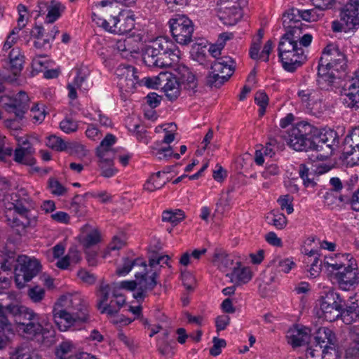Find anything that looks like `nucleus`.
<instances>
[{
  "label": "nucleus",
  "mask_w": 359,
  "mask_h": 359,
  "mask_svg": "<svg viewBox=\"0 0 359 359\" xmlns=\"http://www.w3.org/2000/svg\"><path fill=\"white\" fill-rule=\"evenodd\" d=\"M0 309L9 317L14 318L18 330L23 335L33 339L43 333V327L40 323V316L33 309L20 305L12 292L0 293Z\"/></svg>",
  "instance_id": "f257e3e1"
},
{
  "label": "nucleus",
  "mask_w": 359,
  "mask_h": 359,
  "mask_svg": "<svg viewBox=\"0 0 359 359\" xmlns=\"http://www.w3.org/2000/svg\"><path fill=\"white\" fill-rule=\"evenodd\" d=\"M132 269L137 284V290L133 293V297L137 302H142L148 292L157 285L158 274L153 269H149L146 262L140 257L135 259L124 258L123 265L116 269V273L118 276H125Z\"/></svg>",
  "instance_id": "f03ea898"
},
{
  "label": "nucleus",
  "mask_w": 359,
  "mask_h": 359,
  "mask_svg": "<svg viewBox=\"0 0 359 359\" xmlns=\"http://www.w3.org/2000/svg\"><path fill=\"white\" fill-rule=\"evenodd\" d=\"M180 50L176 45L165 37H158L145 47L142 60L151 69L171 67L178 62Z\"/></svg>",
  "instance_id": "7ed1b4c3"
},
{
  "label": "nucleus",
  "mask_w": 359,
  "mask_h": 359,
  "mask_svg": "<svg viewBox=\"0 0 359 359\" xmlns=\"http://www.w3.org/2000/svg\"><path fill=\"white\" fill-rule=\"evenodd\" d=\"M346 58L339 46L334 43L328 44L323 52L318 62V82L331 86L336 77L335 73L344 71Z\"/></svg>",
  "instance_id": "20e7f679"
},
{
  "label": "nucleus",
  "mask_w": 359,
  "mask_h": 359,
  "mask_svg": "<svg viewBox=\"0 0 359 359\" xmlns=\"http://www.w3.org/2000/svg\"><path fill=\"white\" fill-rule=\"evenodd\" d=\"M315 344L307 348L306 358L309 359H339L337 349V338L332 330L320 327L314 337Z\"/></svg>",
  "instance_id": "39448f33"
},
{
  "label": "nucleus",
  "mask_w": 359,
  "mask_h": 359,
  "mask_svg": "<svg viewBox=\"0 0 359 359\" xmlns=\"http://www.w3.org/2000/svg\"><path fill=\"white\" fill-rule=\"evenodd\" d=\"M316 128L307 121H299L293 125L284 136L287 144L295 151H307L313 148L312 136Z\"/></svg>",
  "instance_id": "423d86ee"
},
{
  "label": "nucleus",
  "mask_w": 359,
  "mask_h": 359,
  "mask_svg": "<svg viewBox=\"0 0 359 359\" xmlns=\"http://www.w3.org/2000/svg\"><path fill=\"white\" fill-rule=\"evenodd\" d=\"M235 62L229 57H221L212 65L207 76V84L211 87L219 88L233 74Z\"/></svg>",
  "instance_id": "0eeeda50"
},
{
  "label": "nucleus",
  "mask_w": 359,
  "mask_h": 359,
  "mask_svg": "<svg viewBox=\"0 0 359 359\" xmlns=\"http://www.w3.org/2000/svg\"><path fill=\"white\" fill-rule=\"evenodd\" d=\"M115 142V137L111 134H107L97 147L96 153L100 159L99 166L102 170V175L106 177H112L116 171L113 167L115 151L111 149Z\"/></svg>",
  "instance_id": "6e6552de"
},
{
  "label": "nucleus",
  "mask_w": 359,
  "mask_h": 359,
  "mask_svg": "<svg viewBox=\"0 0 359 359\" xmlns=\"http://www.w3.org/2000/svg\"><path fill=\"white\" fill-rule=\"evenodd\" d=\"M168 23L172 35L178 43L186 45L192 41L194 25L188 17L175 14L170 19Z\"/></svg>",
  "instance_id": "1a4fd4ad"
},
{
  "label": "nucleus",
  "mask_w": 359,
  "mask_h": 359,
  "mask_svg": "<svg viewBox=\"0 0 359 359\" xmlns=\"http://www.w3.org/2000/svg\"><path fill=\"white\" fill-rule=\"evenodd\" d=\"M343 306L344 300L339 294L330 291L321 298L320 317L329 322L335 321L342 315Z\"/></svg>",
  "instance_id": "9d476101"
},
{
  "label": "nucleus",
  "mask_w": 359,
  "mask_h": 359,
  "mask_svg": "<svg viewBox=\"0 0 359 359\" xmlns=\"http://www.w3.org/2000/svg\"><path fill=\"white\" fill-rule=\"evenodd\" d=\"M217 15L226 25H234L242 17L241 8L237 0H220L217 4Z\"/></svg>",
  "instance_id": "9b49d317"
},
{
  "label": "nucleus",
  "mask_w": 359,
  "mask_h": 359,
  "mask_svg": "<svg viewBox=\"0 0 359 359\" xmlns=\"http://www.w3.org/2000/svg\"><path fill=\"white\" fill-rule=\"evenodd\" d=\"M53 309L70 313H77L85 316H89L88 306L79 296L71 294L63 295L55 304Z\"/></svg>",
  "instance_id": "f8f14e48"
},
{
  "label": "nucleus",
  "mask_w": 359,
  "mask_h": 359,
  "mask_svg": "<svg viewBox=\"0 0 359 359\" xmlns=\"http://www.w3.org/2000/svg\"><path fill=\"white\" fill-rule=\"evenodd\" d=\"M101 22L105 27V31L115 34H124L135 28V17L130 11H123L113 25L109 26L105 20Z\"/></svg>",
  "instance_id": "ddd939ff"
},
{
  "label": "nucleus",
  "mask_w": 359,
  "mask_h": 359,
  "mask_svg": "<svg viewBox=\"0 0 359 359\" xmlns=\"http://www.w3.org/2000/svg\"><path fill=\"white\" fill-rule=\"evenodd\" d=\"M53 316L58 329L62 332L68 330L72 326L86 323L89 321V316H85L77 313H67L55 309H53Z\"/></svg>",
  "instance_id": "4468645a"
},
{
  "label": "nucleus",
  "mask_w": 359,
  "mask_h": 359,
  "mask_svg": "<svg viewBox=\"0 0 359 359\" xmlns=\"http://www.w3.org/2000/svg\"><path fill=\"white\" fill-rule=\"evenodd\" d=\"M18 262L20 265V272L15 276V282L18 285L21 284L20 287L24 285L22 283V280L25 282L30 281L41 269V264L36 259H32L27 256H21L18 259Z\"/></svg>",
  "instance_id": "2eb2a0df"
},
{
  "label": "nucleus",
  "mask_w": 359,
  "mask_h": 359,
  "mask_svg": "<svg viewBox=\"0 0 359 359\" xmlns=\"http://www.w3.org/2000/svg\"><path fill=\"white\" fill-rule=\"evenodd\" d=\"M175 72L181 89L190 96L195 95L198 88V80L195 74L183 64L177 66Z\"/></svg>",
  "instance_id": "dca6fc26"
},
{
  "label": "nucleus",
  "mask_w": 359,
  "mask_h": 359,
  "mask_svg": "<svg viewBox=\"0 0 359 359\" xmlns=\"http://www.w3.org/2000/svg\"><path fill=\"white\" fill-rule=\"evenodd\" d=\"M156 80L169 100H175L180 96L181 87L176 75L169 72H161Z\"/></svg>",
  "instance_id": "f3484780"
},
{
  "label": "nucleus",
  "mask_w": 359,
  "mask_h": 359,
  "mask_svg": "<svg viewBox=\"0 0 359 359\" xmlns=\"http://www.w3.org/2000/svg\"><path fill=\"white\" fill-rule=\"evenodd\" d=\"M35 152L34 147L28 139H18V146L14 151V161L20 164L33 165L36 160L33 155Z\"/></svg>",
  "instance_id": "a211bd4d"
},
{
  "label": "nucleus",
  "mask_w": 359,
  "mask_h": 359,
  "mask_svg": "<svg viewBox=\"0 0 359 359\" xmlns=\"http://www.w3.org/2000/svg\"><path fill=\"white\" fill-rule=\"evenodd\" d=\"M88 75L89 73L87 69H80L77 71L74 81L67 85L68 96L71 100H75L77 97L76 89L88 91L92 86V82L88 81Z\"/></svg>",
  "instance_id": "6ab92c4d"
},
{
  "label": "nucleus",
  "mask_w": 359,
  "mask_h": 359,
  "mask_svg": "<svg viewBox=\"0 0 359 359\" xmlns=\"http://www.w3.org/2000/svg\"><path fill=\"white\" fill-rule=\"evenodd\" d=\"M334 278L343 290H348L359 282L358 269L348 265L334 274Z\"/></svg>",
  "instance_id": "aec40b11"
},
{
  "label": "nucleus",
  "mask_w": 359,
  "mask_h": 359,
  "mask_svg": "<svg viewBox=\"0 0 359 359\" xmlns=\"http://www.w3.org/2000/svg\"><path fill=\"white\" fill-rule=\"evenodd\" d=\"M304 48L306 47L299 46L294 48V50H289L290 55L287 58L288 60L280 59L285 70L293 72L305 62L306 55Z\"/></svg>",
  "instance_id": "412c9836"
},
{
  "label": "nucleus",
  "mask_w": 359,
  "mask_h": 359,
  "mask_svg": "<svg viewBox=\"0 0 359 359\" xmlns=\"http://www.w3.org/2000/svg\"><path fill=\"white\" fill-rule=\"evenodd\" d=\"M81 231L83 234L79 237V241L85 250L102 241L101 233L98 229L92 228L90 225L86 224L82 227Z\"/></svg>",
  "instance_id": "4be33fe9"
},
{
  "label": "nucleus",
  "mask_w": 359,
  "mask_h": 359,
  "mask_svg": "<svg viewBox=\"0 0 359 359\" xmlns=\"http://www.w3.org/2000/svg\"><path fill=\"white\" fill-rule=\"evenodd\" d=\"M122 11L116 5H110L107 8L99 10V14L93 13L92 20L97 26L105 30V27L102 25L101 22L105 20L110 26L114 24V22L118 18Z\"/></svg>",
  "instance_id": "5701e85b"
},
{
  "label": "nucleus",
  "mask_w": 359,
  "mask_h": 359,
  "mask_svg": "<svg viewBox=\"0 0 359 359\" xmlns=\"http://www.w3.org/2000/svg\"><path fill=\"white\" fill-rule=\"evenodd\" d=\"M343 155L346 158L353 156L352 161H359V126L353 128L346 137Z\"/></svg>",
  "instance_id": "b1692460"
},
{
  "label": "nucleus",
  "mask_w": 359,
  "mask_h": 359,
  "mask_svg": "<svg viewBox=\"0 0 359 359\" xmlns=\"http://www.w3.org/2000/svg\"><path fill=\"white\" fill-rule=\"evenodd\" d=\"M285 33L283 36L299 43L301 46L308 47L313 39L310 34L304 33L303 26L292 25L291 27H284Z\"/></svg>",
  "instance_id": "393cba45"
},
{
  "label": "nucleus",
  "mask_w": 359,
  "mask_h": 359,
  "mask_svg": "<svg viewBox=\"0 0 359 359\" xmlns=\"http://www.w3.org/2000/svg\"><path fill=\"white\" fill-rule=\"evenodd\" d=\"M342 18L355 29L359 25V0H350L341 10Z\"/></svg>",
  "instance_id": "a878e982"
},
{
  "label": "nucleus",
  "mask_w": 359,
  "mask_h": 359,
  "mask_svg": "<svg viewBox=\"0 0 359 359\" xmlns=\"http://www.w3.org/2000/svg\"><path fill=\"white\" fill-rule=\"evenodd\" d=\"M344 105L352 109H359V86L352 79L348 88L342 95Z\"/></svg>",
  "instance_id": "bb28decb"
},
{
  "label": "nucleus",
  "mask_w": 359,
  "mask_h": 359,
  "mask_svg": "<svg viewBox=\"0 0 359 359\" xmlns=\"http://www.w3.org/2000/svg\"><path fill=\"white\" fill-rule=\"evenodd\" d=\"M310 330L305 327H300L299 325H295L288 331L289 342L293 347H298L302 346L304 343H307L309 339Z\"/></svg>",
  "instance_id": "cd10ccee"
},
{
  "label": "nucleus",
  "mask_w": 359,
  "mask_h": 359,
  "mask_svg": "<svg viewBox=\"0 0 359 359\" xmlns=\"http://www.w3.org/2000/svg\"><path fill=\"white\" fill-rule=\"evenodd\" d=\"M46 145L57 151H62L68 149L81 151L84 149L83 146L80 144L65 142L61 137L54 135L47 137Z\"/></svg>",
  "instance_id": "c85d7f7f"
},
{
  "label": "nucleus",
  "mask_w": 359,
  "mask_h": 359,
  "mask_svg": "<svg viewBox=\"0 0 359 359\" xmlns=\"http://www.w3.org/2000/svg\"><path fill=\"white\" fill-rule=\"evenodd\" d=\"M236 266L233 267V271L230 274H226V276L230 277L231 282H233L235 279L237 285L248 283L252 278L251 271L249 268H241L240 262H236Z\"/></svg>",
  "instance_id": "c756f323"
},
{
  "label": "nucleus",
  "mask_w": 359,
  "mask_h": 359,
  "mask_svg": "<svg viewBox=\"0 0 359 359\" xmlns=\"http://www.w3.org/2000/svg\"><path fill=\"white\" fill-rule=\"evenodd\" d=\"M165 172L158 171L150 176L144 184V189L149 191H154L156 189L162 188L167 182V178L164 176Z\"/></svg>",
  "instance_id": "7c9ffc66"
},
{
  "label": "nucleus",
  "mask_w": 359,
  "mask_h": 359,
  "mask_svg": "<svg viewBox=\"0 0 359 359\" xmlns=\"http://www.w3.org/2000/svg\"><path fill=\"white\" fill-rule=\"evenodd\" d=\"M300 10L296 8L288 9L283 15V25L284 27H291L292 25L303 26L301 22Z\"/></svg>",
  "instance_id": "2f4dec72"
},
{
  "label": "nucleus",
  "mask_w": 359,
  "mask_h": 359,
  "mask_svg": "<svg viewBox=\"0 0 359 359\" xmlns=\"http://www.w3.org/2000/svg\"><path fill=\"white\" fill-rule=\"evenodd\" d=\"M11 68L13 74L17 75L22 69L24 55L19 48H13L8 54Z\"/></svg>",
  "instance_id": "473e14b6"
},
{
  "label": "nucleus",
  "mask_w": 359,
  "mask_h": 359,
  "mask_svg": "<svg viewBox=\"0 0 359 359\" xmlns=\"http://www.w3.org/2000/svg\"><path fill=\"white\" fill-rule=\"evenodd\" d=\"M299 46V43L291 41L282 36L278 43V51L280 59L288 60L290 55L289 50H294V48Z\"/></svg>",
  "instance_id": "72a5a7b5"
},
{
  "label": "nucleus",
  "mask_w": 359,
  "mask_h": 359,
  "mask_svg": "<svg viewBox=\"0 0 359 359\" xmlns=\"http://www.w3.org/2000/svg\"><path fill=\"white\" fill-rule=\"evenodd\" d=\"M112 291V285L108 284L102 281L100 284L97 296L98 297L97 308L100 311L101 309L107 304L110 294Z\"/></svg>",
  "instance_id": "f704fd0d"
},
{
  "label": "nucleus",
  "mask_w": 359,
  "mask_h": 359,
  "mask_svg": "<svg viewBox=\"0 0 359 359\" xmlns=\"http://www.w3.org/2000/svg\"><path fill=\"white\" fill-rule=\"evenodd\" d=\"M137 71L135 70L132 74L131 76H129L126 78H123V80L118 81L117 84L121 91L126 93H133L137 83L140 84V80L137 76Z\"/></svg>",
  "instance_id": "c9c22d12"
},
{
  "label": "nucleus",
  "mask_w": 359,
  "mask_h": 359,
  "mask_svg": "<svg viewBox=\"0 0 359 359\" xmlns=\"http://www.w3.org/2000/svg\"><path fill=\"white\" fill-rule=\"evenodd\" d=\"M125 304V297H121L118 299H111L110 302L105 304L100 311L101 313H107L112 317L117 314L121 308Z\"/></svg>",
  "instance_id": "e433bc0d"
},
{
  "label": "nucleus",
  "mask_w": 359,
  "mask_h": 359,
  "mask_svg": "<svg viewBox=\"0 0 359 359\" xmlns=\"http://www.w3.org/2000/svg\"><path fill=\"white\" fill-rule=\"evenodd\" d=\"M65 10V6L60 2H52L51 5L48 6V13L46 15V22L52 24L57 20Z\"/></svg>",
  "instance_id": "4c0bfd02"
},
{
  "label": "nucleus",
  "mask_w": 359,
  "mask_h": 359,
  "mask_svg": "<svg viewBox=\"0 0 359 359\" xmlns=\"http://www.w3.org/2000/svg\"><path fill=\"white\" fill-rule=\"evenodd\" d=\"M269 224H271L278 229H283L287 224V219L283 213L271 210L266 216Z\"/></svg>",
  "instance_id": "58836bf2"
},
{
  "label": "nucleus",
  "mask_w": 359,
  "mask_h": 359,
  "mask_svg": "<svg viewBox=\"0 0 359 359\" xmlns=\"http://www.w3.org/2000/svg\"><path fill=\"white\" fill-rule=\"evenodd\" d=\"M184 218V213L180 209L167 210L163 212L162 219L163 222H169L177 224Z\"/></svg>",
  "instance_id": "ea45409f"
},
{
  "label": "nucleus",
  "mask_w": 359,
  "mask_h": 359,
  "mask_svg": "<svg viewBox=\"0 0 359 359\" xmlns=\"http://www.w3.org/2000/svg\"><path fill=\"white\" fill-rule=\"evenodd\" d=\"M74 346L69 341L62 342L56 349V359H73Z\"/></svg>",
  "instance_id": "a19ab883"
},
{
  "label": "nucleus",
  "mask_w": 359,
  "mask_h": 359,
  "mask_svg": "<svg viewBox=\"0 0 359 359\" xmlns=\"http://www.w3.org/2000/svg\"><path fill=\"white\" fill-rule=\"evenodd\" d=\"M299 175L303 180V184L306 188L313 189L316 182L314 181L313 177H310V175H313L309 173V169L305 164H300L299 168Z\"/></svg>",
  "instance_id": "79ce46f5"
},
{
  "label": "nucleus",
  "mask_w": 359,
  "mask_h": 359,
  "mask_svg": "<svg viewBox=\"0 0 359 359\" xmlns=\"http://www.w3.org/2000/svg\"><path fill=\"white\" fill-rule=\"evenodd\" d=\"M54 34H48L46 31L42 36L41 41H35L34 46L36 48H46L50 47V41H53L55 36L59 33V29L56 26H53Z\"/></svg>",
  "instance_id": "37998d69"
},
{
  "label": "nucleus",
  "mask_w": 359,
  "mask_h": 359,
  "mask_svg": "<svg viewBox=\"0 0 359 359\" xmlns=\"http://www.w3.org/2000/svg\"><path fill=\"white\" fill-rule=\"evenodd\" d=\"M30 112V116L34 123H41L43 121L46 116V111L43 104L40 106L38 103L34 104L31 108Z\"/></svg>",
  "instance_id": "c03bdc74"
},
{
  "label": "nucleus",
  "mask_w": 359,
  "mask_h": 359,
  "mask_svg": "<svg viewBox=\"0 0 359 359\" xmlns=\"http://www.w3.org/2000/svg\"><path fill=\"white\" fill-rule=\"evenodd\" d=\"M82 199L85 201H100L101 202H106L112 200V196L106 191H101L99 193H86L81 196Z\"/></svg>",
  "instance_id": "a18cd8bd"
},
{
  "label": "nucleus",
  "mask_w": 359,
  "mask_h": 359,
  "mask_svg": "<svg viewBox=\"0 0 359 359\" xmlns=\"http://www.w3.org/2000/svg\"><path fill=\"white\" fill-rule=\"evenodd\" d=\"M255 101L259 106V114L262 116L266 111V108L269 104V97L263 91H258L255 95Z\"/></svg>",
  "instance_id": "49530a36"
},
{
  "label": "nucleus",
  "mask_w": 359,
  "mask_h": 359,
  "mask_svg": "<svg viewBox=\"0 0 359 359\" xmlns=\"http://www.w3.org/2000/svg\"><path fill=\"white\" fill-rule=\"evenodd\" d=\"M315 8L308 10H300L301 18L302 20L307 22H316L318 21L321 17L322 14L317 12V9L323 11L314 5Z\"/></svg>",
  "instance_id": "de8ad7c7"
},
{
  "label": "nucleus",
  "mask_w": 359,
  "mask_h": 359,
  "mask_svg": "<svg viewBox=\"0 0 359 359\" xmlns=\"http://www.w3.org/2000/svg\"><path fill=\"white\" fill-rule=\"evenodd\" d=\"M10 207L6 212V216L8 221L11 220V217L13 213L16 212L21 216L26 217L28 213V209L23 205V203H9Z\"/></svg>",
  "instance_id": "09e8293b"
},
{
  "label": "nucleus",
  "mask_w": 359,
  "mask_h": 359,
  "mask_svg": "<svg viewBox=\"0 0 359 359\" xmlns=\"http://www.w3.org/2000/svg\"><path fill=\"white\" fill-rule=\"evenodd\" d=\"M212 262L218 267L227 268L233 264V261L224 252H215L213 256Z\"/></svg>",
  "instance_id": "8fccbe9b"
},
{
  "label": "nucleus",
  "mask_w": 359,
  "mask_h": 359,
  "mask_svg": "<svg viewBox=\"0 0 359 359\" xmlns=\"http://www.w3.org/2000/svg\"><path fill=\"white\" fill-rule=\"evenodd\" d=\"M331 29L334 32H347L355 29L354 27L348 26L346 21L342 18V14L340 13V20H335L332 22Z\"/></svg>",
  "instance_id": "3c124183"
},
{
  "label": "nucleus",
  "mask_w": 359,
  "mask_h": 359,
  "mask_svg": "<svg viewBox=\"0 0 359 359\" xmlns=\"http://www.w3.org/2000/svg\"><path fill=\"white\" fill-rule=\"evenodd\" d=\"M29 99L27 93L25 92L20 91L10 103H7L6 104L16 105L17 108L24 106L26 109H29Z\"/></svg>",
  "instance_id": "603ef678"
},
{
  "label": "nucleus",
  "mask_w": 359,
  "mask_h": 359,
  "mask_svg": "<svg viewBox=\"0 0 359 359\" xmlns=\"http://www.w3.org/2000/svg\"><path fill=\"white\" fill-rule=\"evenodd\" d=\"M27 294L33 302L38 303L43 299L45 290L39 286H34L28 290Z\"/></svg>",
  "instance_id": "864d4df0"
},
{
  "label": "nucleus",
  "mask_w": 359,
  "mask_h": 359,
  "mask_svg": "<svg viewBox=\"0 0 359 359\" xmlns=\"http://www.w3.org/2000/svg\"><path fill=\"white\" fill-rule=\"evenodd\" d=\"M60 128L63 132L71 133L76 132L78 130L79 126L76 121L67 117L60 122Z\"/></svg>",
  "instance_id": "5fc2aeb1"
},
{
  "label": "nucleus",
  "mask_w": 359,
  "mask_h": 359,
  "mask_svg": "<svg viewBox=\"0 0 359 359\" xmlns=\"http://www.w3.org/2000/svg\"><path fill=\"white\" fill-rule=\"evenodd\" d=\"M136 70V69L128 65H121L115 71V74L117 76L118 81L123 80V78H126L129 76H131V74Z\"/></svg>",
  "instance_id": "6e6d98bb"
},
{
  "label": "nucleus",
  "mask_w": 359,
  "mask_h": 359,
  "mask_svg": "<svg viewBox=\"0 0 359 359\" xmlns=\"http://www.w3.org/2000/svg\"><path fill=\"white\" fill-rule=\"evenodd\" d=\"M152 155L159 160L168 159L172 156V147L156 148L152 147Z\"/></svg>",
  "instance_id": "4d7b16f0"
},
{
  "label": "nucleus",
  "mask_w": 359,
  "mask_h": 359,
  "mask_svg": "<svg viewBox=\"0 0 359 359\" xmlns=\"http://www.w3.org/2000/svg\"><path fill=\"white\" fill-rule=\"evenodd\" d=\"M344 309L342 311V315L340 316L346 324H350L352 322V317H350L351 314L355 313L356 315V310L358 308V306H355L353 303L351 306H347L344 302Z\"/></svg>",
  "instance_id": "13d9d810"
},
{
  "label": "nucleus",
  "mask_w": 359,
  "mask_h": 359,
  "mask_svg": "<svg viewBox=\"0 0 359 359\" xmlns=\"http://www.w3.org/2000/svg\"><path fill=\"white\" fill-rule=\"evenodd\" d=\"M13 359H40L37 354H30L29 351L22 347H18L12 354Z\"/></svg>",
  "instance_id": "bf43d9fd"
},
{
  "label": "nucleus",
  "mask_w": 359,
  "mask_h": 359,
  "mask_svg": "<svg viewBox=\"0 0 359 359\" xmlns=\"http://www.w3.org/2000/svg\"><path fill=\"white\" fill-rule=\"evenodd\" d=\"M359 358V343H350L345 349L344 359Z\"/></svg>",
  "instance_id": "052dcab7"
},
{
  "label": "nucleus",
  "mask_w": 359,
  "mask_h": 359,
  "mask_svg": "<svg viewBox=\"0 0 359 359\" xmlns=\"http://www.w3.org/2000/svg\"><path fill=\"white\" fill-rule=\"evenodd\" d=\"M126 244V242L122 238L118 237L117 236H114L112 238V241L110 242V243L109 244V245L107 246V248L106 249V252L104 254V256L107 254H109L112 250H119L123 246H125Z\"/></svg>",
  "instance_id": "680f3d73"
},
{
  "label": "nucleus",
  "mask_w": 359,
  "mask_h": 359,
  "mask_svg": "<svg viewBox=\"0 0 359 359\" xmlns=\"http://www.w3.org/2000/svg\"><path fill=\"white\" fill-rule=\"evenodd\" d=\"M5 108H6V110L8 113L14 114L15 116V118L18 120H20V121L23 119L25 113L28 110V109H26V107L24 106L17 108L16 105L6 104Z\"/></svg>",
  "instance_id": "e2e57ef3"
},
{
  "label": "nucleus",
  "mask_w": 359,
  "mask_h": 359,
  "mask_svg": "<svg viewBox=\"0 0 359 359\" xmlns=\"http://www.w3.org/2000/svg\"><path fill=\"white\" fill-rule=\"evenodd\" d=\"M213 346L210 349V354L212 356H217L221 353V348L226 345V341L223 339L214 337L212 339Z\"/></svg>",
  "instance_id": "0e129e2a"
},
{
  "label": "nucleus",
  "mask_w": 359,
  "mask_h": 359,
  "mask_svg": "<svg viewBox=\"0 0 359 359\" xmlns=\"http://www.w3.org/2000/svg\"><path fill=\"white\" fill-rule=\"evenodd\" d=\"M69 210L71 214L76 217H82L86 212V206L83 203H70Z\"/></svg>",
  "instance_id": "69168bd1"
},
{
  "label": "nucleus",
  "mask_w": 359,
  "mask_h": 359,
  "mask_svg": "<svg viewBox=\"0 0 359 359\" xmlns=\"http://www.w3.org/2000/svg\"><path fill=\"white\" fill-rule=\"evenodd\" d=\"M131 41V39L118 40L116 43V49L121 53H132L133 51V49L130 43Z\"/></svg>",
  "instance_id": "338daca9"
},
{
  "label": "nucleus",
  "mask_w": 359,
  "mask_h": 359,
  "mask_svg": "<svg viewBox=\"0 0 359 359\" xmlns=\"http://www.w3.org/2000/svg\"><path fill=\"white\" fill-rule=\"evenodd\" d=\"M230 323V317L228 315H221L217 317L215 320V325L217 332H220L226 329Z\"/></svg>",
  "instance_id": "774afa93"
}]
</instances>
